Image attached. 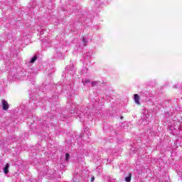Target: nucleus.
Masks as SVG:
<instances>
[{"mask_svg": "<svg viewBox=\"0 0 182 182\" xmlns=\"http://www.w3.org/2000/svg\"><path fill=\"white\" fill-rule=\"evenodd\" d=\"M78 117H80V122H83V120L82 119V116L78 115Z\"/></svg>", "mask_w": 182, "mask_h": 182, "instance_id": "12", "label": "nucleus"}, {"mask_svg": "<svg viewBox=\"0 0 182 182\" xmlns=\"http://www.w3.org/2000/svg\"><path fill=\"white\" fill-rule=\"evenodd\" d=\"M70 156L69 155V154H65V160L66 161H68V160H69Z\"/></svg>", "mask_w": 182, "mask_h": 182, "instance_id": "10", "label": "nucleus"}, {"mask_svg": "<svg viewBox=\"0 0 182 182\" xmlns=\"http://www.w3.org/2000/svg\"><path fill=\"white\" fill-rule=\"evenodd\" d=\"M176 127H173L171 125L169 126V130H171V132H172V133H173V132H174V130H176Z\"/></svg>", "mask_w": 182, "mask_h": 182, "instance_id": "8", "label": "nucleus"}, {"mask_svg": "<svg viewBox=\"0 0 182 182\" xmlns=\"http://www.w3.org/2000/svg\"><path fill=\"white\" fill-rule=\"evenodd\" d=\"M93 181H95V176L91 178V182H93Z\"/></svg>", "mask_w": 182, "mask_h": 182, "instance_id": "11", "label": "nucleus"}, {"mask_svg": "<svg viewBox=\"0 0 182 182\" xmlns=\"http://www.w3.org/2000/svg\"><path fill=\"white\" fill-rule=\"evenodd\" d=\"M134 102L136 105H140V97H139V95L135 94L134 95Z\"/></svg>", "mask_w": 182, "mask_h": 182, "instance_id": "1", "label": "nucleus"}, {"mask_svg": "<svg viewBox=\"0 0 182 182\" xmlns=\"http://www.w3.org/2000/svg\"><path fill=\"white\" fill-rule=\"evenodd\" d=\"M82 83H83V85H87V83H90V80L87 78H83L82 80Z\"/></svg>", "mask_w": 182, "mask_h": 182, "instance_id": "4", "label": "nucleus"}, {"mask_svg": "<svg viewBox=\"0 0 182 182\" xmlns=\"http://www.w3.org/2000/svg\"><path fill=\"white\" fill-rule=\"evenodd\" d=\"M99 83H100V82H99V81H92L91 82V85H92V86H97V85H99Z\"/></svg>", "mask_w": 182, "mask_h": 182, "instance_id": "6", "label": "nucleus"}, {"mask_svg": "<svg viewBox=\"0 0 182 182\" xmlns=\"http://www.w3.org/2000/svg\"><path fill=\"white\" fill-rule=\"evenodd\" d=\"M36 56L33 57L31 60V63H34L36 61Z\"/></svg>", "mask_w": 182, "mask_h": 182, "instance_id": "7", "label": "nucleus"}, {"mask_svg": "<svg viewBox=\"0 0 182 182\" xmlns=\"http://www.w3.org/2000/svg\"><path fill=\"white\" fill-rule=\"evenodd\" d=\"M9 164H6L4 168V174H8V173H9Z\"/></svg>", "mask_w": 182, "mask_h": 182, "instance_id": "3", "label": "nucleus"}, {"mask_svg": "<svg viewBox=\"0 0 182 182\" xmlns=\"http://www.w3.org/2000/svg\"><path fill=\"white\" fill-rule=\"evenodd\" d=\"M2 103L4 110H8V109H9V105H8V102H6V100H3Z\"/></svg>", "mask_w": 182, "mask_h": 182, "instance_id": "2", "label": "nucleus"}, {"mask_svg": "<svg viewBox=\"0 0 182 182\" xmlns=\"http://www.w3.org/2000/svg\"><path fill=\"white\" fill-rule=\"evenodd\" d=\"M125 181L127 182L132 181V173H129V176L125 178Z\"/></svg>", "mask_w": 182, "mask_h": 182, "instance_id": "5", "label": "nucleus"}, {"mask_svg": "<svg viewBox=\"0 0 182 182\" xmlns=\"http://www.w3.org/2000/svg\"><path fill=\"white\" fill-rule=\"evenodd\" d=\"M41 33L42 34V33H43V32L41 31Z\"/></svg>", "mask_w": 182, "mask_h": 182, "instance_id": "13", "label": "nucleus"}, {"mask_svg": "<svg viewBox=\"0 0 182 182\" xmlns=\"http://www.w3.org/2000/svg\"><path fill=\"white\" fill-rule=\"evenodd\" d=\"M82 42H83L84 45L86 46V43H87V39H86V38L83 37Z\"/></svg>", "mask_w": 182, "mask_h": 182, "instance_id": "9", "label": "nucleus"}]
</instances>
